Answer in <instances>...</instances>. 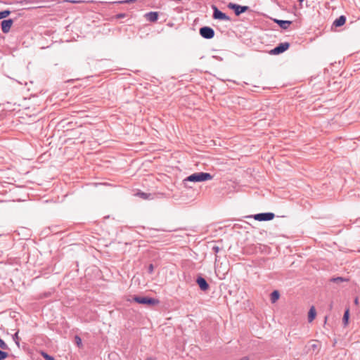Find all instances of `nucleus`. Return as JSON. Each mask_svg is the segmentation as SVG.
Instances as JSON below:
<instances>
[{
	"label": "nucleus",
	"mask_w": 360,
	"mask_h": 360,
	"mask_svg": "<svg viewBox=\"0 0 360 360\" xmlns=\"http://www.w3.org/2000/svg\"><path fill=\"white\" fill-rule=\"evenodd\" d=\"M316 312L314 307H311L308 312V320L311 322L316 317Z\"/></svg>",
	"instance_id": "obj_15"
},
{
	"label": "nucleus",
	"mask_w": 360,
	"mask_h": 360,
	"mask_svg": "<svg viewBox=\"0 0 360 360\" xmlns=\"http://www.w3.org/2000/svg\"><path fill=\"white\" fill-rule=\"evenodd\" d=\"M298 1H299L300 3H302V1H304V0H298Z\"/></svg>",
	"instance_id": "obj_30"
},
{
	"label": "nucleus",
	"mask_w": 360,
	"mask_h": 360,
	"mask_svg": "<svg viewBox=\"0 0 360 360\" xmlns=\"http://www.w3.org/2000/svg\"><path fill=\"white\" fill-rule=\"evenodd\" d=\"M8 356V354L0 349V360H4Z\"/></svg>",
	"instance_id": "obj_23"
},
{
	"label": "nucleus",
	"mask_w": 360,
	"mask_h": 360,
	"mask_svg": "<svg viewBox=\"0 0 360 360\" xmlns=\"http://www.w3.org/2000/svg\"><path fill=\"white\" fill-rule=\"evenodd\" d=\"M137 0H122V1H116L112 2H103L101 1V4H131L136 2Z\"/></svg>",
	"instance_id": "obj_13"
},
{
	"label": "nucleus",
	"mask_w": 360,
	"mask_h": 360,
	"mask_svg": "<svg viewBox=\"0 0 360 360\" xmlns=\"http://www.w3.org/2000/svg\"><path fill=\"white\" fill-rule=\"evenodd\" d=\"M144 17L148 21L155 22L158 19L159 13L157 11H150L146 13Z\"/></svg>",
	"instance_id": "obj_10"
},
{
	"label": "nucleus",
	"mask_w": 360,
	"mask_h": 360,
	"mask_svg": "<svg viewBox=\"0 0 360 360\" xmlns=\"http://www.w3.org/2000/svg\"><path fill=\"white\" fill-rule=\"evenodd\" d=\"M126 17V14L125 13H119L116 15V18L117 19H121V18H124Z\"/></svg>",
	"instance_id": "obj_28"
},
{
	"label": "nucleus",
	"mask_w": 360,
	"mask_h": 360,
	"mask_svg": "<svg viewBox=\"0 0 360 360\" xmlns=\"http://www.w3.org/2000/svg\"><path fill=\"white\" fill-rule=\"evenodd\" d=\"M13 22V19L3 20L1 22L2 32L5 34L8 33L10 31Z\"/></svg>",
	"instance_id": "obj_8"
},
{
	"label": "nucleus",
	"mask_w": 360,
	"mask_h": 360,
	"mask_svg": "<svg viewBox=\"0 0 360 360\" xmlns=\"http://www.w3.org/2000/svg\"><path fill=\"white\" fill-rule=\"evenodd\" d=\"M212 9L213 10L212 18L214 20H224V21H231V18L228 16L226 13H223L215 5H212Z\"/></svg>",
	"instance_id": "obj_4"
},
{
	"label": "nucleus",
	"mask_w": 360,
	"mask_h": 360,
	"mask_svg": "<svg viewBox=\"0 0 360 360\" xmlns=\"http://www.w3.org/2000/svg\"><path fill=\"white\" fill-rule=\"evenodd\" d=\"M13 340L15 341V344L17 345L18 347H20V342H19V337H18V331L16 332L13 335Z\"/></svg>",
	"instance_id": "obj_21"
},
{
	"label": "nucleus",
	"mask_w": 360,
	"mask_h": 360,
	"mask_svg": "<svg viewBox=\"0 0 360 360\" xmlns=\"http://www.w3.org/2000/svg\"><path fill=\"white\" fill-rule=\"evenodd\" d=\"M354 304H355L356 305H358V304H359V299H358L357 297H356V298L354 299Z\"/></svg>",
	"instance_id": "obj_29"
},
{
	"label": "nucleus",
	"mask_w": 360,
	"mask_h": 360,
	"mask_svg": "<svg viewBox=\"0 0 360 360\" xmlns=\"http://www.w3.org/2000/svg\"><path fill=\"white\" fill-rule=\"evenodd\" d=\"M199 33L200 36L206 39H211L214 37V30L208 26H204L200 28Z\"/></svg>",
	"instance_id": "obj_5"
},
{
	"label": "nucleus",
	"mask_w": 360,
	"mask_h": 360,
	"mask_svg": "<svg viewBox=\"0 0 360 360\" xmlns=\"http://www.w3.org/2000/svg\"><path fill=\"white\" fill-rule=\"evenodd\" d=\"M330 281L335 283H340L342 282H347V281H349V279L344 278V277L338 276V277L331 278Z\"/></svg>",
	"instance_id": "obj_16"
},
{
	"label": "nucleus",
	"mask_w": 360,
	"mask_h": 360,
	"mask_svg": "<svg viewBox=\"0 0 360 360\" xmlns=\"http://www.w3.org/2000/svg\"><path fill=\"white\" fill-rule=\"evenodd\" d=\"M41 355L45 360H56L52 356L49 355V354L44 351L41 352Z\"/></svg>",
	"instance_id": "obj_18"
},
{
	"label": "nucleus",
	"mask_w": 360,
	"mask_h": 360,
	"mask_svg": "<svg viewBox=\"0 0 360 360\" xmlns=\"http://www.w3.org/2000/svg\"><path fill=\"white\" fill-rule=\"evenodd\" d=\"M67 1L72 4H82V3H93L94 1H85V0H68Z\"/></svg>",
	"instance_id": "obj_20"
},
{
	"label": "nucleus",
	"mask_w": 360,
	"mask_h": 360,
	"mask_svg": "<svg viewBox=\"0 0 360 360\" xmlns=\"http://www.w3.org/2000/svg\"><path fill=\"white\" fill-rule=\"evenodd\" d=\"M212 176L207 172H195L187 176L184 181L191 182H202L211 180Z\"/></svg>",
	"instance_id": "obj_1"
},
{
	"label": "nucleus",
	"mask_w": 360,
	"mask_h": 360,
	"mask_svg": "<svg viewBox=\"0 0 360 360\" xmlns=\"http://www.w3.org/2000/svg\"><path fill=\"white\" fill-rule=\"evenodd\" d=\"M275 217V214L272 212H264L259 213L254 215V219L257 221H270L272 220Z\"/></svg>",
	"instance_id": "obj_7"
},
{
	"label": "nucleus",
	"mask_w": 360,
	"mask_h": 360,
	"mask_svg": "<svg viewBox=\"0 0 360 360\" xmlns=\"http://www.w3.org/2000/svg\"><path fill=\"white\" fill-rule=\"evenodd\" d=\"M274 22L277 23L281 28L283 30H287L288 27L292 24V21L290 20H277L275 19Z\"/></svg>",
	"instance_id": "obj_11"
},
{
	"label": "nucleus",
	"mask_w": 360,
	"mask_h": 360,
	"mask_svg": "<svg viewBox=\"0 0 360 360\" xmlns=\"http://www.w3.org/2000/svg\"><path fill=\"white\" fill-rule=\"evenodd\" d=\"M212 250L213 252H214V253L216 254L215 255V260H217V257L218 256L217 255V254L219 252V251L220 250V248L219 246H217V245H214L212 248Z\"/></svg>",
	"instance_id": "obj_24"
},
{
	"label": "nucleus",
	"mask_w": 360,
	"mask_h": 360,
	"mask_svg": "<svg viewBox=\"0 0 360 360\" xmlns=\"http://www.w3.org/2000/svg\"><path fill=\"white\" fill-rule=\"evenodd\" d=\"M280 297V293L278 290H274L271 293V301L272 303L276 302Z\"/></svg>",
	"instance_id": "obj_17"
},
{
	"label": "nucleus",
	"mask_w": 360,
	"mask_h": 360,
	"mask_svg": "<svg viewBox=\"0 0 360 360\" xmlns=\"http://www.w3.org/2000/svg\"><path fill=\"white\" fill-rule=\"evenodd\" d=\"M11 14V11L9 10H4L2 11H0V17L1 19L7 18Z\"/></svg>",
	"instance_id": "obj_19"
},
{
	"label": "nucleus",
	"mask_w": 360,
	"mask_h": 360,
	"mask_svg": "<svg viewBox=\"0 0 360 360\" xmlns=\"http://www.w3.org/2000/svg\"><path fill=\"white\" fill-rule=\"evenodd\" d=\"M196 283L198 285L199 288L202 291H206L209 289L210 285L207 281L202 278V276H198L196 279Z\"/></svg>",
	"instance_id": "obj_9"
},
{
	"label": "nucleus",
	"mask_w": 360,
	"mask_h": 360,
	"mask_svg": "<svg viewBox=\"0 0 360 360\" xmlns=\"http://www.w3.org/2000/svg\"><path fill=\"white\" fill-rule=\"evenodd\" d=\"M349 319V309L347 308L345 311L343 318H342V323L344 324V326H347L348 325Z\"/></svg>",
	"instance_id": "obj_14"
},
{
	"label": "nucleus",
	"mask_w": 360,
	"mask_h": 360,
	"mask_svg": "<svg viewBox=\"0 0 360 360\" xmlns=\"http://www.w3.org/2000/svg\"><path fill=\"white\" fill-rule=\"evenodd\" d=\"M290 44L289 42L280 43L275 48L271 49L269 51V53L271 55H279L287 51L290 48Z\"/></svg>",
	"instance_id": "obj_6"
},
{
	"label": "nucleus",
	"mask_w": 360,
	"mask_h": 360,
	"mask_svg": "<svg viewBox=\"0 0 360 360\" xmlns=\"http://www.w3.org/2000/svg\"><path fill=\"white\" fill-rule=\"evenodd\" d=\"M137 195L139 196H141L142 198L143 199H147L148 198V193H143V192H139L137 193Z\"/></svg>",
	"instance_id": "obj_25"
},
{
	"label": "nucleus",
	"mask_w": 360,
	"mask_h": 360,
	"mask_svg": "<svg viewBox=\"0 0 360 360\" xmlns=\"http://www.w3.org/2000/svg\"><path fill=\"white\" fill-rule=\"evenodd\" d=\"M132 301H134L139 304L153 306L159 303V300L153 297H141L135 295L132 297Z\"/></svg>",
	"instance_id": "obj_2"
},
{
	"label": "nucleus",
	"mask_w": 360,
	"mask_h": 360,
	"mask_svg": "<svg viewBox=\"0 0 360 360\" xmlns=\"http://www.w3.org/2000/svg\"><path fill=\"white\" fill-rule=\"evenodd\" d=\"M0 348H1L2 349H4V350H8L9 349L8 345L6 344V342L0 338Z\"/></svg>",
	"instance_id": "obj_22"
},
{
	"label": "nucleus",
	"mask_w": 360,
	"mask_h": 360,
	"mask_svg": "<svg viewBox=\"0 0 360 360\" xmlns=\"http://www.w3.org/2000/svg\"><path fill=\"white\" fill-rule=\"evenodd\" d=\"M153 271H154V266H153V264H150L148 267V272L150 274H152L153 273Z\"/></svg>",
	"instance_id": "obj_26"
},
{
	"label": "nucleus",
	"mask_w": 360,
	"mask_h": 360,
	"mask_svg": "<svg viewBox=\"0 0 360 360\" xmlns=\"http://www.w3.org/2000/svg\"><path fill=\"white\" fill-rule=\"evenodd\" d=\"M346 22V17L345 15H340L339 18L335 19L333 23L335 27H341Z\"/></svg>",
	"instance_id": "obj_12"
},
{
	"label": "nucleus",
	"mask_w": 360,
	"mask_h": 360,
	"mask_svg": "<svg viewBox=\"0 0 360 360\" xmlns=\"http://www.w3.org/2000/svg\"><path fill=\"white\" fill-rule=\"evenodd\" d=\"M227 7L233 10L236 16H239L240 14L250 10L248 6H240L235 3L230 2L227 4Z\"/></svg>",
	"instance_id": "obj_3"
},
{
	"label": "nucleus",
	"mask_w": 360,
	"mask_h": 360,
	"mask_svg": "<svg viewBox=\"0 0 360 360\" xmlns=\"http://www.w3.org/2000/svg\"><path fill=\"white\" fill-rule=\"evenodd\" d=\"M75 340H76V343L78 346H80L82 345V340L79 336H77V335L75 336Z\"/></svg>",
	"instance_id": "obj_27"
}]
</instances>
